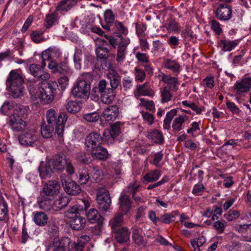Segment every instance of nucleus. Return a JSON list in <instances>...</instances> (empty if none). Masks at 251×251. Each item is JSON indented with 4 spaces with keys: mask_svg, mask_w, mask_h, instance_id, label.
<instances>
[{
    "mask_svg": "<svg viewBox=\"0 0 251 251\" xmlns=\"http://www.w3.org/2000/svg\"><path fill=\"white\" fill-rule=\"evenodd\" d=\"M58 227L54 222H49L46 228L49 234H55L57 233Z\"/></svg>",
    "mask_w": 251,
    "mask_h": 251,
    "instance_id": "60",
    "label": "nucleus"
},
{
    "mask_svg": "<svg viewBox=\"0 0 251 251\" xmlns=\"http://www.w3.org/2000/svg\"><path fill=\"white\" fill-rule=\"evenodd\" d=\"M57 21V16L55 13L48 14L46 16L45 25L46 28H50Z\"/></svg>",
    "mask_w": 251,
    "mask_h": 251,
    "instance_id": "57",
    "label": "nucleus"
},
{
    "mask_svg": "<svg viewBox=\"0 0 251 251\" xmlns=\"http://www.w3.org/2000/svg\"><path fill=\"white\" fill-rule=\"evenodd\" d=\"M137 91L140 95L151 96L152 94V91L147 87V84L139 85L137 87Z\"/></svg>",
    "mask_w": 251,
    "mask_h": 251,
    "instance_id": "53",
    "label": "nucleus"
},
{
    "mask_svg": "<svg viewBox=\"0 0 251 251\" xmlns=\"http://www.w3.org/2000/svg\"><path fill=\"white\" fill-rule=\"evenodd\" d=\"M11 115L16 117L18 116L20 118L25 120L27 117V109L22 105H16V108Z\"/></svg>",
    "mask_w": 251,
    "mask_h": 251,
    "instance_id": "43",
    "label": "nucleus"
},
{
    "mask_svg": "<svg viewBox=\"0 0 251 251\" xmlns=\"http://www.w3.org/2000/svg\"><path fill=\"white\" fill-rule=\"evenodd\" d=\"M66 109L70 113H76L80 110V106L75 101H69L66 105Z\"/></svg>",
    "mask_w": 251,
    "mask_h": 251,
    "instance_id": "49",
    "label": "nucleus"
},
{
    "mask_svg": "<svg viewBox=\"0 0 251 251\" xmlns=\"http://www.w3.org/2000/svg\"><path fill=\"white\" fill-rule=\"evenodd\" d=\"M119 210L123 214H126L130 210L132 202L129 195L123 192L119 198Z\"/></svg>",
    "mask_w": 251,
    "mask_h": 251,
    "instance_id": "22",
    "label": "nucleus"
},
{
    "mask_svg": "<svg viewBox=\"0 0 251 251\" xmlns=\"http://www.w3.org/2000/svg\"><path fill=\"white\" fill-rule=\"evenodd\" d=\"M105 23L113 25L115 21V15L111 9H107L104 14Z\"/></svg>",
    "mask_w": 251,
    "mask_h": 251,
    "instance_id": "56",
    "label": "nucleus"
},
{
    "mask_svg": "<svg viewBox=\"0 0 251 251\" xmlns=\"http://www.w3.org/2000/svg\"><path fill=\"white\" fill-rule=\"evenodd\" d=\"M38 139V135L34 130L25 131L19 136L20 143L24 146H33Z\"/></svg>",
    "mask_w": 251,
    "mask_h": 251,
    "instance_id": "12",
    "label": "nucleus"
},
{
    "mask_svg": "<svg viewBox=\"0 0 251 251\" xmlns=\"http://www.w3.org/2000/svg\"><path fill=\"white\" fill-rule=\"evenodd\" d=\"M24 80L22 75L17 70H12L6 81V89L14 98H18L24 95Z\"/></svg>",
    "mask_w": 251,
    "mask_h": 251,
    "instance_id": "1",
    "label": "nucleus"
},
{
    "mask_svg": "<svg viewBox=\"0 0 251 251\" xmlns=\"http://www.w3.org/2000/svg\"><path fill=\"white\" fill-rule=\"evenodd\" d=\"M115 31L114 36L118 37V41H123V36L122 34H126L127 33V29L126 28L123 24L121 22H116L113 29Z\"/></svg>",
    "mask_w": 251,
    "mask_h": 251,
    "instance_id": "36",
    "label": "nucleus"
},
{
    "mask_svg": "<svg viewBox=\"0 0 251 251\" xmlns=\"http://www.w3.org/2000/svg\"><path fill=\"white\" fill-rule=\"evenodd\" d=\"M86 217L91 224H97L96 228L100 230L102 226L103 218L95 208H91L86 212Z\"/></svg>",
    "mask_w": 251,
    "mask_h": 251,
    "instance_id": "14",
    "label": "nucleus"
},
{
    "mask_svg": "<svg viewBox=\"0 0 251 251\" xmlns=\"http://www.w3.org/2000/svg\"><path fill=\"white\" fill-rule=\"evenodd\" d=\"M40 200L38 201L39 207L45 211H54V201L50 197L47 196H41Z\"/></svg>",
    "mask_w": 251,
    "mask_h": 251,
    "instance_id": "26",
    "label": "nucleus"
},
{
    "mask_svg": "<svg viewBox=\"0 0 251 251\" xmlns=\"http://www.w3.org/2000/svg\"><path fill=\"white\" fill-rule=\"evenodd\" d=\"M113 232L115 233V238L119 243H125L129 240L130 232L127 228L122 227Z\"/></svg>",
    "mask_w": 251,
    "mask_h": 251,
    "instance_id": "28",
    "label": "nucleus"
},
{
    "mask_svg": "<svg viewBox=\"0 0 251 251\" xmlns=\"http://www.w3.org/2000/svg\"><path fill=\"white\" fill-rule=\"evenodd\" d=\"M90 175L96 182H100L103 177L101 169L97 166L90 167Z\"/></svg>",
    "mask_w": 251,
    "mask_h": 251,
    "instance_id": "42",
    "label": "nucleus"
},
{
    "mask_svg": "<svg viewBox=\"0 0 251 251\" xmlns=\"http://www.w3.org/2000/svg\"><path fill=\"white\" fill-rule=\"evenodd\" d=\"M188 119V116H180L175 119L172 124V128L174 132H178L182 129V125Z\"/></svg>",
    "mask_w": 251,
    "mask_h": 251,
    "instance_id": "40",
    "label": "nucleus"
},
{
    "mask_svg": "<svg viewBox=\"0 0 251 251\" xmlns=\"http://www.w3.org/2000/svg\"><path fill=\"white\" fill-rule=\"evenodd\" d=\"M163 66L171 70L174 73H179L180 71V65L176 60L170 59H166L163 63Z\"/></svg>",
    "mask_w": 251,
    "mask_h": 251,
    "instance_id": "39",
    "label": "nucleus"
},
{
    "mask_svg": "<svg viewBox=\"0 0 251 251\" xmlns=\"http://www.w3.org/2000/svg\"><path fill=\"white\" fill-rule=\"evenodd\" d=\"M77 3V0H62L56 7L57 11L67 12L74 6Z\"/></svg>",
    "mask_w": 251,
    "mask_h": 251,
    "instance_id": "35",
    "label": "nucleus"
},
{
    "mask_svg": "<svg viewBox=\"0 0 251 251\" xmlns=\"http://www.w3.org/2000/svg\"><path fill=\"white\" fill-rule=\"evenodd\" d=\"M81 56L82 50L80 49H76L74 55V62L75 63V66L77 69H80L81 67Z\"/></svg>",
    "mask_w": 251,
    "mask_h": 251,
    "instance_id": "51",
    "label": "nucleus"
},
{
    "mask_svg": "<svg viewBox=\"0 0 251 251\" xmlns=\"http://www.w3.org/2000/svg\"><path fill=\"white\" fill-rule=\"evenodd\" d=\"M48 67L53 73H59L62 75H70L71 74V70L65 62L58 63L56 61H51L49 64Z\"/></svg>",
    "mask_w": 251,
    "mask_h": 251,
    "instance_id": "19",
    "label": "nucleus"
},
{
    "mask_svg": "<svg viewBox=\"0 0 251 251\" xmlns=\"http://www.w3.org/2000/svg\"><path fill=\"white\" fill-rule=\"evenodd\" d=\"M152 46L154 50L162 52L165 50L164 43L159 40L153 41L152 42Z\"/></svg>",
    "mask_w": 251,
    "mask_h": 251,
    "instance_id": "62",
    "label": "nucleus"
},
{
    "mask_svg": "<svg viewBox=\"0 0 251 251\" xmlns=\"http://www.w3.org/2000/svg\"><path fill=\"white\" fill-rule=\"evenodd\" d=\"M123 124L120 122L112 124L110 128L105 129L103 133V136L108 143H112L114 139L121 133Z\"/></svg>",
    "mask_w": 251,
    "mask_h": 251,
    "instance_id": "10",
    "label": "nucleus"
},
{
    "mask_svg": "<svg viewBox=\"0 0 251 251\" xmlns=\"http://www.w3.org/2000/svg\"><path fill=\"white\" fill-rule=\"evenodd\" d=\"M226 106L229 110L234 114H238L240 113L239 108L232 102L228 101L226 103Z\"/></svg>",
    "mask_w": 251,
    "mask_h": 251,
    "instance_id": "63",
    "label": "nucleus"
},
{
    "mask_svg": "<svg viewBox=\"0 0 251 251\" xmlns=\"http://www.w3.org/2000/svg\"><path fill=\"white\" fill-rule=\"evenodd\" d=\"M41 133L42 136L45 138H50L53 135L57 134L55 131V126L45 123L41 126Z\"/></svg>",
    "mask_w": 251,
    "mask_h": 251,
    "instance_id": "32",
    "label": "nucleus"
},
{
    "mask_svg": "<svg viewBox=\"0 0 251 251\" xmlns=\"http://www.w3.org/2000/svg\"><path fill=\"white\" fill-rule=\"evenodd\" d=\"M99 95L102 103L109 104L114 100L116 92L108 87V83L105 80L101 79L91 91V98L95 101L99 100Z\"/></svg>",
    "mask_w": 251,
    "mask_h": 251,
    "instance_id": "2",
    "label": "nucleus"
},
{
    "mask_svg": "<svg viewBox=\"0 0 251 251\" xmlns=\"http://www.w3.org/2000/svg\"><path fill=\"white\" fill-rule=\"evenodd\" d=\"M83 118L88 122L94 123L98 121L100 119V116L97 112L89 113L84 114Z\"/></svg>",
    "mask_w": 251,
    "mask_h": 251,
    "instance_id": "54",
    "label": "nucleus"
},
{
    "mask_svg": "<svg viewBox=\"0 0 251 251\" xmlns=\"http://www.w3.org/2000/svg\"><path fill=\"white\" fill-rule=\"evenodd\" d=\"M70 201L69 197L61 195L54 201V211H58L65 207Z\"/></svg>",
    "mask_w": 251,
    "mask_h": 251,
    "instance_id": "34",
    "label": "nucleus"
},
{
    "mask_svg": "<svg viewBox=\"0 0 251 251\" xmlns=\"http://www.w3.org/2000/svg\"><path fill=\"white\" fill-rule=\"evenodd\" d=\"M123 214H124L122 213L118 214L113 218V220L110 222L112 231L122 227L121 226L123 221Z\"/></svg>",
    "mask_w": 251,
    "mask_h": 251,
    "instance_id": "47",
    "label": "nucleus"
},
{
    "mask_svg": "<svg viewBox=\"0 0 251 251\" xmlns=\"http://www.w3.org/2000/svg\"><path fill=\"white\" fill-rule=\"evenodd\" d=\"M85 218L80 216H75L71 221V226L74 230H81L85 226Z\"/></svg>",
    "mask_w": 251,
    "mask_h": 251,
    "instance_id": "33",
    "label": "nucleus"
},
{
    "mask_svg": "<svg viewBox=\"0 0 251 251\" xmlns=\"http://www.w3.org/2000/svg\"><path fill=\"white\" fill-rule=\"evenodd\" d=\"M46 118L48 124L55 126V131L58 137L62 140L65 124L68 119L67 114L62 112L58 114L54 109H50L46 112Z\"/></svg>",
    "mask_w": 251,
    "mask_h": 251,
    "instance_id": "3",
    "label": "nucleus"
},
{
    "mask_svg": "<svg viewBox=\"0 0 251 251\" xmlns=\"http://www.w3.org/2000/svg\"><path fill=\"white\" fill-rule=\"evenodd\" d=\"M7 206L3 198L0 199V220H3L7 216Z\"/></svg>",
    "mask_w": 251,
    "mask_h": 251,
    "instance_id": "52",
    "label": "nucleus"
},
{
    "mask_svg": "<svg viewBox=\"0 0 251 251\" xmlns=\"http://www.w3.org/2000/svg\"><path fill=\"white\" fill-rule=\"evenodd\" d=\"M132 239L133 242L138 247L143 248L147 246L148 240L145 237L142 228L136 226L132 228Z\"/></svg>",
    "mask_w": 251,
    "mask_h": 251,
    "instance_id": "11",
    "label": "nucleus"
},
{
    "mask_svg": "<svg viewBox=\"0 0 251 251\" xmlns=\"http://www.w3.org/2000/svg\"><path fill=\"white\" fill-rule=\"evenodd\" d=\"M78 159L79 161L86 164L91 163L93 160H94L92 157L91 154L85 152H81L78 154Z\"/></svg>",
    "mask_w": 251,
    "mask_h": 251,
    "instance_id": "55",
    "label": "nucleus"
},
{
    "mask_svg": "<svg viewBox=\"0 0 251 251\" xmlns=\"http://www.w3.org/2000/svg\"><path fill=\"white\" fill-rule=\"evenodd\" d=\"M29 70L31 74L39 81L48 80L50 77V74L44 72L43 67H41L39 65L36 64H31L29 66Z\"/></svg>",
    "mask_w": 251,
    "mask_h": 251,
    "instance_id": "20",
    "label": "nucleus"
},
{
    "mask_svg": "<svg viewBox=\"0 0 251 251\" xmlns=\"http://www.w3.org/2000/svg\"><path fill=\"white\" fill-rule=\"evenodd\" d=\"M40 176L42 179L50 177L53 173V167L50 160L41 162L38 168Z\"/></svg>",
    "mask_w": 251,
    "mask_h": 251,
    "instance_id": "21",
    "label": "nucleus"
},
{
    "mask_svg": "<svg viewBox=\"0 0 251 251\" xmlns=\"http://www.w3.org/2000/svg\"><path fill=\"white\" fill-rule=\"evenodd\" d=\"M60 180L64 190L68 194L75 196L80 193L81 189L79 185L71 180L66 174L61 175Z\"/></svg>",
    "mask_w": 251,
    "mask_h": 251,
    "instance_id": "7",
    "label": "nucleus"
},
{
    "mask_svg": "<svg viewBox=\"0 0 251 251\" xmlns=\"http://www.w3.org/2000/svg\"><path fill=\"white\" fill-rule=\"evenodd\" d=\"M103 141V138L100 133L93 132L89 134L85 137V148L90 151L97 147L101 146Z\"/></svg>",
    "mask_w": 251,
    "mask_h": 251,
    "instance_id": "9",
    "label": "nucleus"
},
{
    "mask_svg": "<svg viewBox=\"0 0 251 251\" xmlns=\"http://www.w3.org/2000/svg\"><path fill=\"white\" fill-rule=\"evenodd\" d=\"M177 111L175 109H172L167 113L163 125L164 129L168 130L170 129L171 123Z\"/></svg>",
    "mask_w": 251,
    "mask_h": 251,
    "instance_id": "44",
    "label": "nucleus"
},
{
    "mask_svg": "<svg viewBox=\"0 0 251 251\" xmlns=\"http://www.w3.org/2000/svg\"><path fill=\"white\" fill-rule=\"evenodd\" d=\"M59 188L60 185L57 181L50 180L44 185L40 195L53 197L59 192Z\"/></svg>",
    "mask_w": 251,
    "mask_h": 251,
    "instance_id": "15",
    "label": "nucleus"
},
{
    "mask_svg": "<svg viewBox=\"0 0 251 251\" xmlns=\"http://www.w3.org/2000/svg\"><path fill=\"white\" fill-rule=\"evenodd\" d=\"M94 159L104 160L108 157L107 151L101 146L89 151Z\"/></svg>",
    "mask_w": 251,
    "mask_h": 251,
    "instance_id": "30",
    "label": "nucleus"
},
{
    "mask_svg": "<svg viewBox=\"0 0 251 251\" xmlns=\"http://www.w3.org/2000/svg\"><path fill=\"white\" fill-rule=\"evenodd\" d=\"M251 88V77H246L241 81H237L234 85V89L238 94L246 93Z\"/></svg>",
    "mask_w": 251,
    "mask_h": 251,
    "instance_id": "24",
    "label": "nucleus"
},
{
    "mask_svg": "<svg viewBox=\"0 0 251 251\" xmlns=\"http://www.w3.org/2000/svg\"><path fill=\"white\" fill-rule=\"evenodd\" d=\"M47 81L41 80V87L36 94L45 103H49L53 100L58 86L55 81Z\"/></svg>",
    "mask_w": 251,
    "mask_h": 251,
    "instance_id": "4",
    "label": "nucleus"
},
{
    "mask_svg": "<svg viewBox=\"0 0 251 251\" xmlns=\"http://www.w3.org/2000/svg\"><path fill=\"white\" fill-rule=\"evenodd\" d=\"M232 9L227 4H221L215 12L216 17L220 20L227 21L232 16Z\"/></svg>",
    "mask_w": 251,
    "mask_h": 251,
    "instance_id": "17",
    "label": "nucleus"
},
{
    "mask_svg": "<svg viewBox=\"0 0 251 251\" xmlns=\"http://www.w3.org/2000/svg\"><path fill=\"white\" fill-rule=\"evenodd\" d=\"M50 160L54 169L62 171L65 169L69 159L67 158L66 155L63 153L60 152L55 155Z\"/></svg>",
    "mask_w": 251,
    "mask_h": 251,
    "instance_id": "18",
    "label": "nucleus"
},
{
    "mask_svg": "<svg viewBox=\"0 0 251 251\" xmlns=\"http://www.w3.org/2000/svg\"><path fill=\"white\" fill-rule=\"evenodd\" d=\"M60 51L55 47L49 48L47 50L44 51L42 53V58L43 61L50 60L54 61L55 59H58L60 56Z\"/></svg>",
    "mask_w": 251,
    "mask_h": 251,
    "instance_id": "29",
    "label": "nucleus"
},
{
    "mask_svg": "<svg viewBox=\"0 0 251 251\" xmlns=\"http://www.w3.org/2000/svg\"><path fill=\"white\" fill-rule=\"evenodd\" d=\"M68 75H63L58 80V83L62 90H64L69 84Z\"/></svg>",
    "mask_w": 251,
    "mask_h": 251,
    "instance_id": "61",
    "label": "nucleus"
},
{
    "mask_svg": "<svg viewBox=\"0 0 251 251\" xmlns=\"http://www.w3.org/2000/svg\"><path fill=\"white\" fill-rule=\"evenodd\" d=\"M237 45L235 41H231L227 40H222L219 43V46L222 48V50L225 51H230Z\"/></svg>",
    "mask_w": 251,
    "mask_h": 251,
    "instance_id": "48",
    "label": "nucleus"
},
{
    "mask_svg": "<svg viewBox=\"0 0 251 251\" xmlns=\"http://www.w3.org/2000/svg\"><path fill=\"white\" fill-rule=\"evenodd\" d=\"M43 34L42 31H34L31 34V38L35 43H38L43 40Z\"/></svg>",
    "mask_w": 251,
    "mask_h": 251,
    "instance_id": "58",
    "label": "nucleus"
},
{
    "mask_svg": "<svg viewBox=\"0 0 251 251\" xmlns=\"http://www.w3.org/2000/svg\"><path fill=\"white\" fill-rule=\"evenodd\" d=\"M107 76L109 80L111 88L114 91L116 92V89L121 84V76L115 70L110 69L107 74Z\"/></svg>",
    "mask_w": 251,
    "mask_h": 251,
    "instance_id": "25",
    "label": "nucleus"
},
{
    "mask_svg": "<svg viewBox=\"0 0 251 251\" xmlns=\"http://www.w3.org/2000/svg\"><path fill=\"white\" fill-rule=\"evenodd\" d=\"M147 137L156 144H162L164 142V137L162 133L156 129L149 132Z\"/></svg>",
    "mask_w": 251,
    "mask_h": 251,
    "instance_id": "41",
    "label": "nucleus"
},
{
    "mask_svg": "<svg viewBox=\"0 0 251 251\" xmlns=\"http://www.w3.org/2000/svg\"><path fill=\"white\" fill-rule=\"evenodd\" d=\"M172 90H170L167 86H165L160 89L161 101L162 103L167 102L170 101L173 96L171 93Z\"/></svg>",
    "mask_w": 251,
    "mask_h": 251,
    "instance_id": "45",
    "label": "nucleus"
},
{
    "mask_svg": "<svg viewBox=\"0 0 251 251\" xmlns=\"http://www.w3.org/2000/svg\"><path fill=\"white\" fill-rule=\"evenodd\" d=\"M90 170L86 167L78 169L77 174L78 182L81 185L86 184L90 179Z\"/></svg>",
    "mask_w": 251,
    "mask_h": 251,
    "instance_id": "31",
    "label": "nucleus"
},
{
    "mask_svg": "<svg viewBox=\"0 0 251 251\" xmlns=\"http://www.w3.org/2000/svg\"><path fill=\"white\" fill-rule=\"evenodd\" d=\"M119 108L116 105H110L103 111L101 119L105 121H113L118 117Z\"/></svg>",
    "mask_w": 251,
    "mask_h": 251,
    "instance_id": "23",
    "label": "nucleus"
},
{
    "mask_svg": "<svg viewBox=\"0 0 251 251\" xmlns=\"http://www.w3.org/2000/svg\"><path fill=\"white\" fill-rule=\"evenodd\" d=\"M48 216L44 212L40 211L34 213V221L37 225L44 226L48 224Z\"/></svg>",
    "mask_w": 251,
    "mask_h": 251,
    "instance_id": "38",
    "label": "nucleus"
},
{
    "mask_svg": "<svg viewBox=\"0 0 251 251\" xmlns=\"http://www.w3.org/2000/svg\"><path fill=\"white\" fill-rule=\"evenodd\" d=\"M160 175L161 174L159 171L154 170L145 174L143 179L147 182H151L157 180Z\"/></svg>",
    "mask_w": 251,
    "mask_h": 251,
    "instance_id": "46",
    "label": "nucleus"
},
{
    "mask_svg": "<svg viewBox=\"0 0 251 251\" xmlns=\"http://www.w3.org/2000/svg\"><path fill=\"white\" fill-rule=\"evenodd\" d=\"M71 93L76 99L86 100L91 96L90 85L86 80H78L74 85Z\"/></svg>",
    "mask_w": 251,
    "mask_h": 251,
    "instance_id": "5",
    "label": "nucleus"
},
{
    "mask_svg": "<svg viewBox=\"0 0 251 251\" xmlns=\"http://www.w3.org/2000/svg\"><path fill=\"white\" fill-rule=\"evenodd\" d=\"M7 122L9 126L13 130L17 131L24 130L26 126V123L24 120L12 115L8 116Z\"/></svg>",
    "mask_w": 251,
    "mask_h": 251,
    "instance_id": "16",
    "label": "nucleus"
},
{
    "mask_svg": "<svg viewBox=\"0 0 251 251\" xmlns=\"http://www.w3.org/2000/svg\"><path fill=\"white\" fill-rule=\"evenodd\" d=\"M98 207L100 211L106 212L109 211L111 200L109 191L104 188H100L97 193Z\"/></svg>",
    "mask_w": 251,
    "mask_h": 251,
    "instance_id": "6",
    "label": "nucleus"
},
{
    "mask_svg": "<svg viewBox=\"0 0 251 251\" xmlns=\"http://www.w3.org/2000/svg\"><path fill=\"white\" fill-rule=\"evenodd\" d=\"M162 81L168 84L167 87L172 92L177 90L179 83L176 77L170 75H164L162 78Z\"/></svg>",
    "mask_w": 251,
    "mask_h": 251,
    "instance_id": "37",
    "label": "nucleus"
},
{
    "mask_svg": "<svg viewBox=\"0 0 251 251\" xmlns=\"http://www.w3.org/2000/svg\"><path fill=\"white\" fill-rule=\"evenodd\" d=\"M98 41L100 42V45L96 49L97 56L100 58L106 59L108 56L109 50L106 46L110 45L109 41L101 39H99Z\"/></svg>",
    "mask_w": 251,
    "mask_h": 251,
    "instance_id": "27",
    "label": "nucleus"
},
{
    "mask_svg": "<svg viewBox=\"0 0 251 251\" xmlns=\"http://www.w3.org/2000/svg\"><path fill=\"white\" fill-rule=\"evenodd\" d=\"M211 28L216 32L218 35L221 34L222 33V28L220 27L219 23L216 20H212L211 22Z\"/></svg>",
    "mask_w": 251,
    "mask_h": 251,
    "instance_id": "64",
    "label": "nucleus"
},
{
    "mask_svg": "<svg viewBox=\"0 0 251 251\" xmlns=\"http://www.w3.org/2000/svg\"><path fill=\"white\" fill-rule=\"evenodd\" d=\"M110 45L113 48H115L117 45H119L117 53L116 60L118 62H123L125 58L126 53V46L128 44V42L118 41V38L111 36H105Z\"/></svg>",
    "mask_w": 251,
    "mask_h": 251,
    "instance_id": "8",
    "label": "nucleus"
},
{
    "mask_svg": "<svg viewBox=\"0 0 251 251\" xmlns=\"http://www.w3.org/2000/svg\"><path fill=\"white\" fill-rule=\"evenodd\" d=\"M174 214L177 215V211H174L172 214H165L161 215L160 217L159 218L158 223L169 224L173 221V218H175Z\"/></svg>",
    "mask_w": 251,
    "mask_h": 251,
    "instance_id": "50",
    "label": "nucleus"
},
{
    "mask_svg": "<svg viewBox=\"0 0 251 251\" xmlns=\"http://www.w3.org/2000/svg\"><path fill=\"white\" fill-rule=\"evenodd\" d=\"M83 206L78 204H75L74 206H72L70 208H69L67 211V215L69 214H75V216H77V214H80V212L83 211Z\"/></svg>",
    "mask_w": 251,
    "mask_h": 251,
    "instance_id": "59",
    "label": "nucleus"
},
{
    "mask_svg": "<svg viewBox=\"0 0 251 251\" xmlns=\"http://www.w3.org/2000/svg\"><path fill=\"white\" fill-rule=\"evenodd\" d=\"M71 239L67 237L62 238L60 240L54 241L50 244L46 251H68Z\"/></svg>",
    "mask_w": 251,
    "mask_h": 251,
    "instance_id": "13",
    "label": "nucleus"
}]
</instances>
